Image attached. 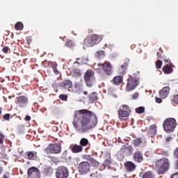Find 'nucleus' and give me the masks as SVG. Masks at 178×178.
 Segmentation results:
<instances>
[{
  "label": "nucleus",
  "mask_w": 178,
  "mask_h": 178,
  "mask_svg": "<svg viewBox=\"0 0 178 178\" xmlns=\"http://www.w3.org/2000/svg\"><path fill=\"white\" fill-rule=\"evenodd\" d=\"M25 120H26V122H30V120H31V117H30V115H26V116L25 117Z\"/></svg>",
  "instance_id": "obj_53"
},
{
  "label": "nucleus",
  "mask_w": 178,
  "mask_h": 178,
  "mask_svg": "<svg viewBox=\"0 0 178 178\" xmlns=\"http://www.w3.org/2000/svg\"><path fill=\"white\" fill-rule=\"evenodd\" d=\"M88 94V92H87V91L83 92V95H87Z\"/></svg>",
  "instance_id": "obj_59"
},
{
  "label": "nucleus",
  "mask_w": 178,
  "mask_h": 178,
  "mask_svg": "<svg viewBox=\"0 0 178 178\" xmlns=\"http://www.w3.org/2000/svg\"><path fill=\"white\" fill-rule=\"evenodd\" d=\"M59 98L62 101H67V96L66 95H60Z\"/></svg>",
  "instance_id": "obj_39"
},
{
  "label": "nucleus",
  "mask_w": 178,
  "mask_h": 178,
  "mask_svg": "<svg viewBox=\"0 0 178 178\" xmlns=\"http://www.w3.org/2000/svg\"><path fill=\"white\" fill-rule=\"evenodd\" d=\"M29 99L26 96H19L17 97L16 104L19 105L21 108H23L27 104Z\"/></svg>",
  "instance_id": "obj_14"
},
{
  "label": "nucleus",
  "mask_w": 178,
  "mask_h": 178,
  "mask_svg": "<svg viewBox=\"0 0 178 178\" xmlns=\"http://www.w3.org/2000/svg\"><path fill=\"white\" fill-rule=\"evenodd\" d=\"M5 139V136L3 134H0V145L3 144V140Z\"/></svg>",
  "instance_id": "obj_40"
},
{
  "label": "nucleus",
  "mask_w": 178,
  "mask_h": 178,
  "mask_svg": "<svg viewBox=\"0 0 178 178\" xmlns=\"http://www.w3.org/2000/svg\"><path fill=\"white\" fill-rule=\"evenodd\" d=\"M163 60L165 61V63H170V60L166 56H163Z\"/></svg>",
  "instance_id": "obj_47"
},
{
  "label": "nucleus",
  "mask_w": 178,
  "mask_h": 178,
  "mask_svg": "<svg viewBox=\"0 0 178 178\" xmlns=\"http://www.w3.org/2000/svg\"><path fill=\"white\" fill-rule=\"evenodd\" d=\"M56 178H67L69 177V170L66 167H58L56 171Z\"/></svg>",
  "instance_id": "obj_8"
},
{
  "label": "nucleus",
  "mask_w": 178,
  "mask_h": 178,
  "mask_svg": "<svg viewBox=\"0 0 178 178\" xmlns=\"http://www.w3.org/2000/svg\"><path fill=\"white\" fill-rule=\"evenodd\" d=\"M125 143H129V139H124Z\"/></svg>",
  "instance_id": "obj_61"
},
{
  "label": "nucleus",
  "mask_w": 178,
  "mask_h": 178,
  "mask_svg": "<svg viewBox=\"0 0 178 178\" xmlns=\"http://www.w3.org/2000/svg\"><path fill=\"white\" fill-rule=\"evenodd\" d=\"M3 178H10V173L6 172L3 175Z\"/></svg>",
  "instance_id": "obj_46"
},
{
  "label": "nucleus",
  "mask_w": 178,
  "mask_h": 178,
  "mask_svg": "<svg viewBox=\"0 0 178 178\" xmlns=\"http://www.w3.org/2000/svg\"><path fill=\"white\" fill-rule=\"evenodd\" d=\"M90 37L92 38V41L93 42L94 45H98L101 41H102V35H97V34H92L90 35Z\"/></svg>",
  "instance_id": "obj_16"
},
{
  "label": "nucleus",
  "mask_w": 178,
  "mask_h": 178,
  "mask_svg": "<svg viewBox=\"0 0 178 178\" xmlns=\"http://www.w3.org/2000/svg\"><path fill=\"white\" fill-rule=\"evenodd\" d=\"M172 102H175V104H178V95H175L172 99Z\"/></svg>",
  "instance_id": "obj_44"
},
{
  "label": "nucleus",
  "mask_w": 178,
  "mask_h": 178,
  "mask_svg": "<svg viewBox=\"0 0 178 178\" xmlns=\"http://www.w3.org/2000/svg\"><path fill=\"white\" fill-rule=\"evenodd\" d=\"M156 55L159 59H163L164 56H162V54H161L159 51H157Z\"/></svg>",
  "instance_id": "obj_49"
},
{
  "label": "nucleus",
  "mask_w": 178,
  "mask_h": 178,
  "mask_svg": "<svg viewBox=\"0 0 178 178\" xmlns=\"http://www.w3.org/2000/svg\"><path fill=\"white\" fill-rule=\"evenodd\" d=\"M90 163L88 161H82L79 165V172L81 175H87L90 172Z\"/></svg>",
  "instance_id": "obj_10"
},
{
  "label": "nucleus",
  "mask_w": 178,
  "mask_h": 178,
  "mask_svg": "<svg viewBox=\"0 0 178 178\" xmlns=\"http://www.w3.org/2000/svg\"><path fill=\"white\" fill-rule=\"evenodd\" d=\"M88 139L86 138H82L79 142V145L81 147H87V145H88Z\"/></svg>",
  "instance_id": "obj_30"
},
{
  "label": "nucleus",
  "mask_w": 178,
  "mask_h": 178,
  "mask_svg": "<svg viewBox=\"0 0 178 178\" xmlns=\"http://www.w3.org/2000/svg\"><path fill=\"white\" fill-rule=\"evenodd\" d=\"M175 168L178 170V160L175 163Z\"/></svg>",
  "instance_id": "obj_57"
},
{
  "label": "nucleus",
  "mask_w": 178,
  "mask_h": 178,
  "mask_svg": "<svg viewBox=\"0 0 178 178\" xmlns=\"http://www.w3.org/2000/svg\"><path fill=\"white\" fill-rule=\"evenodd\" d=\"M142 178H155V175L151 171H147L143 173Z\"/></svg>",
  "instance_id": "obj_27"
},
{
  "label": "nucleus",
  "mask_w": 178,
  "mask_h": 178,
  "mask_svg": "<svg viewBox=\"0 0 178 178\" xmlns=\"http://www.w3.org/2000/svg\"><path fill=\"white\" fill-rule=\"evenodd\" d=\"M121 151H123V152H129V154H131L133 152V146H127L126 145H124L121 147Z\"/></svg>",
  "instance_id": "obj_24"
},
{
  "label": "nucleus",
  "mask_w": 178,
  "mask_h": 178,
  "mask_svg": "<svg viewBox=\"0 0 178 178\" xmlns=\"http://www.w3.org/2000/svg\"><path fill=\"white\" fill-rule=\"evenodd\" d=\"M83 44L84 45H86V47H88L95 46L94 42H92L91 35H89L84 39Z\"/></svg>",
  "instance_id": "obj_19"
},
{
  "label": "nucleus",
  "mask_w": 178,
  "mask_h": 178,
  "mask_svg": "<svg viewBox=\"0 0 178 178\" xmlns=\"http://www.w3.org/2000/svg\"><path fill=\"white\" fill-rule=\"evenodd\" d=\"M156 69H161L162 67V60H158L156 62Z\"/></svg>",
  "instance_id": "obj_36"
},
{
  "label": "nucleus",
  "mask_w": 178,
  "mask_h": 178,
  "mask_svg": "<svg viewBox=\"0 0 178 178\" xmlns=\"http://www.w3.org/2000/svg\"><path fill=\"white\" fill-rule=\"evenodd\" d=\"M156 102L157 104H161L162 102V99H161L159 97H156Z\"/></svg>",
  "instance_id": "obj_52"
},
{
  "label": "nucleus",
  "mask_w": 178,
  "mask_h": 178,
  "mask_svg": "<svg viewBox=\"0 0 178 178\" xmlns=\"http://www.w3.org/2000/svg\"><path fill=\"white\" fill-rule=\"evenodd\" d=\"M98 66H102L103 72L107 76H111V74H112V69L113 67L111 63L106 61L104 63L99 64Z\"/></svg>",
  "instance_id": "obj_11"
},
{
  "label": "nucleus",
  "mask_w": 178,
  "mask_h": 178,
  "mask_svg": "<svg viewBox=\"0 0 178 178\" xmlns=\"http://www.w3.org/2000/svg\"><path fill=\"white\" fill-rule=\"evenodd\" d=\"M111 83L114 86H120L123 83V76L120 75L114 76L111 80Z\"/></svg>",
  "instance_id": "obj_17"
},
{
  "label": "nucleus",
  "mask_w": 178,
  "mask_h": 178,
  "mask_svg": "<svg viewBox=\"0 0 178 178\" xmlns=\"http://www.w3.org/2000/svg\"><path fill=\"white\" fill-rule=\"evenodd\" d=\"M1 156H3V158L6 159L7 155L6 154L2 153Z\"/></svg>",
  "instance_id": "obj_58"
},
{
  "label": "nucleus",
  "mask_w": 178,
  "mask_h": 178,
  "mask_svg": "<svg viewBox=\"0 0 178 178\" xmlns=\"http://www.w3.org/2000/svg\"><path fill=\"white\" fill-rule=\"evenodd\" d=\"M135 112L138 113V115H141L145 112V108L144 106H140L135 109Z\"/></svg>",
  "instance_id": "obj_32"
},
{
  "label": "nucleus",
  "mask_w": 178,
  "mask_h": 178,
  "mask_svg": "<svg viewBox=\"0 0 178 178\" xmlns=\"http://www.w3.org/2000/svg\"><path fill=\"white\" fill-rule=\"evenodd\" d=\"M177 124V122L175 118H170L164 120L163 127L166 133H170L172 131H175Z\"/></svg>",
  "instance_id": "obj_4"
},
{
  "label": "nucleus",
  "mask_w": 178,
  "mask_h": 178,
  "mask_svg": "<svg viewBox=\"0 0 178 178\" xmlns=\"http://www.w3.org/2000/svg\"><path fill=\"white\" fill-rule=\"evenodd\" d=\"M44 173L46 176H51L54 173V169L51 167H47L44 169Z\"/></svg>",
  "instance_id": "obj_29"
},
{
  "label": "nucleus",
  "mask_w": 178,
  "mask_h": 178,
  "mask_svg": "<svg viewBox=\"0 0 178 178\" xmlns=\"http://www.w3.org/2000/svg\"><path fill=\"white\" fill-rule=\"evenodd\" d=\"M41 172L37 167H31L27 171V178H40Z\"/></svg>",
  "instance_id": "obj_9"
},
{
  "label": "nucleus",
  "mask_w": 178,
  "mask_h": 178,
  "mask_svg": "<svg viewBox=\"0 0 178 178\" xmlns=\"http://www.w3.org/2000/svg\"><path fill=\"white\" fill-rule=\"evenodd\" d=\"M155 166L159 175H163L169 169V159H161L156 162Z\"/></svg>",
  "instance_id": "obj_2"
},
{
  "label": "nucleus",
  "mask_w": 178,
  "mask_h": 178,
  "mask_svg": "<svg viewBox=\"0 0 178 178\" xmlns=\"http://www.w3.org/2000/svg\"><path fill=\"white\" fill-rule=\"evenodd\" d=\"M61 86L64 87V88H73V83L70 80H65Z\"/></svg>",
  "instance_id": "obj_22"
},
{
  "label": "nucleus",
  "mask_w": 178,
  "mask_h": 178,
  "mask_svg": "<svg viewBox=\"0 0 178 178\" xmlns=\"http://www.w3.org/2000/svg\"><path fill=\"white\" fill-rule=\"evenodd\" d=\"M76 60H80V58H76Z\"/></svg>",
  "instance_id": "obj_64"
},
{
  "label": "nucleus",
  "mask_w": 178,
  "mask_h": 178,
  "mask_svg": "<svg viewBox=\"0 0 178 178\" xmlns=\"http://www.w3.org/2000/svg\"><path fill=\"white\" fill-rule=\"evenodd\" d=\"M127 66H129V61H125V63L121 65L119 70L120 74H124L126 70H127Z\"/></svg>",
  "instance_id": "obj_25"
},
{
  "label": "nucleus",
  "mask_w": 178,
  "mask_h": 178,
  "mask_svg": "<svg viewBox=\"0 0 178 178\" xmlns=\"http://www.w3.org/2000/svg\"><path fill=\"white\" fill-rule=\"evenodd\" d=\"M77 121L73 122L74 127L79 133H87L90 129H94L98 123L97 115L88 109L78 111Z\"/></svg>",
  "instance_id": "obj_1"
},
{
  "label": "nucleus",
  "mask_w": 178,
  "mask_h": 178,
  "mask_svg": "<svg viewBox=\"0 0 178 178\" xmlns=\"http://www.w3.org/2000/svg\"><path fill=\"white\" fill-rule=\"evenodd\" d=\"M89 100L90 101H97L98 100V96L97 94V92H93L88 96Z\"/></svg>",
  "instance_id": "obj_28"
},
{
  "label": "nucleus",
  "mask_w": 178,
  "mask_h": 178,
  "mask_svg": "<svg viewBox=\"0 0 178 178\" xmlns=\"http://www.w3.org/2000/svg\"><path fill=\"white\" fill-rule=\"evenodd\" d=\"M53 72L55 74H59L60 72L58 70L57 67H55V68H53Z\"/></svg>",
  "instance_id": "obj_50"
},
{
  "label": "nucleus",
  "mask_w": 178,
  "mask_h": 178,
  "mask_svg": "<svg viewBox=\"0 0 178 178\" xmlns=\"http://www.w3.org/2000/svg\"><path fill=\"white\" fill-rule=\"evenodd\" d=\"M63 155H67V151L64 152Z\"/></svg>",
  "instance_id": "obj_60"
},
{
  "label": "nucleus",
  "mask_w": 178,
  "mask_h": 178,
  "mask_svg": "<svg viewBox=\"0 0 178 178\" xmlns=\"http://www.w3.org/2000/svg\"><path fill=\"white\" fill-rule=\"evenodd\" d=\"M95 56H97V58H101L102 56H105V51L104 50L98 51L95 54Z\"/></svg>",
  "instance_id": "obj_35"
},
{
  "label": "nucleus",
  "mask_w": 178,
  "mask_h": 178,
  "mask_svg": "<svg viewBox=\"0 0 178 178\" xmlns=\"http://www.w3.org/2000/svg\"><path fill=\"white\" fill-rule=\"evenodd\" d=\"M111 163H112V160H111V159H107L104 161L103 165L104 168H109Z\"/></svg>",
  "instance_id": "obj_34"
},
{
  "label": "nucleus",
  "mask_w": 178,
  "mask_h": 178,
  "mask_svg": "<svg viewBox=\"0 0 178 178\" xmlns=\"http://www.w3.org/2000/svg\"><path fill=\"white\" fill-rule=\"evenodd\" d=\"M124 168L127 172H134L137 165L134 164L132 161H126L124 163Z\"/></svg>",
  "instance_id": "obj_15"
},
{
  "label": "nucleus",
  "mask_w": 178,
  "mask_h": 178,
  "mask_svg": "<svg viewBox=\"0 0 178 178\" xmlns=\"http://www.w3.org/2000/svg\"><path fill=\"white\" fill-rule=\"evenodd\" d=\"M3 118L5 120H9V119H10V114L9 113L5 114L4 115H3Z\"/></svg>",
  "instance_id": "obj_42"
},
{
  "label": "nucleus",
  "mask_w": 178,
  "mask_h": 178,
  "mask_svg": "<svg viewBox=\"0 0 178 178\" xmlns=\"http://www.w3.org/2000/svg\"><path fill=\"white\" fill-rule=\"evenodd\" d=\"M143 138H136V139H134L133 140V145L135 147H138L139 145H141V144L143 143Z\"/></svg>",
  "instance_id": "obj_26"
},
{
  "label": "nucleus",
  "mask_w": 178,
  "mask_h": 178,
  "mask_svg": "<svg viewBox=\"0 0 178 178\" xmlns=\"http://www.w3.org/2000/svg\"><path fill=\"white\" fill-rule=\"evenodd\" d=\"M138 95H139L138 92L134 93L132 96L133 99H137L138 98Z\"/></svg>",
  "instance_id": "obj_48"
},
{
  "label": "nucleus",
  "mask_w": 178,
  "mask_h": 178,
  "mask_svg": "<svg viewBox=\"0 0 178 178\" xmlns=\"http://www.w3.org/2000/svg\"><path fill=\"white\" fill-rule=\"evenodd\" d=\"M164 74H170L173 72V65L172 64H167L162 68Z\"/></svg>",
  "instance_id": "obj_18"
},
{
  "label": "nucleus",
  "mask_w": 178,
  "mask_h": 178,
  "mask_svg": "<svg viewBox=\"0 0 178 178\" xmlns=\"http://www.w3.org/2000/svg\"><path fill=\"white\" fill-rule=\"evenodd\" d=\"M71 151L73 154H79V152H83V147L80 145H74L71 147Z\"/></svg>",
  "instance_id": "obj_21"
},
{
  "label": "nucleus",
  "mask_w": 178,
  "mask_h": 178,
  "mask_svg": "<svg viewBox=\"0 0 178 178\" xmlns=\"http://www.w3.org/2000/svg\"><path fill=\"white\" fill-rule=\"evenodd\" d=\"M170 92V88L165 86L159 91V97L163 99H165Z\"/></svg>",
  "instance_id": "obj_13"
},
{
  "label": "nucleus",
  "mask_w": 178,
  "mask_h": 178,
  "mask_svg": "<svg viewBox=\"0 0 178 178\" xmlns=\"http://www.w3.org/2000/svg\"><path fill=\"white\" fill-rule=\"evenodd\" d=\"M49 66L52 69H55V67H58V64L54 62H49Z\"/></svg>",
  "instance_id": "obj_37"
},
{
  "label": "nucleus",
  "mask_w": 178,
  "mask_h": 178,
  "mask_svg": "<svg viewBox=\"0 0 178 178\" xmlns=\"http://www.w3.org/2000/svg\"><path fill=\"white\" fill-rule=\"evenodd\" d=\"M138 84H140V76L134 74L133 76L128 78L127 89L128 91H133V90H136V88H137Z\"/></svg>",
  "instance_id": "obj_3"
},
{
  "label": "nucleus",
  "mask_w": 178,
  "mask_h": 178,
  "mask_svg": "<svg viewBox=\"0 0 178 178\" xmlns=\"http://www.w3.org/2000/svg\"><path fill=\"white\" fill-rule=\"evenodd\" d=\"M47 154H60L62 152V146L58 143L50 144L45 148Z\"/></svg>",
  "instance_id": "obj_7"
},
{
  "label": "nucleus",
  "mask_w": 178,
  "mask_h": 178,
  "mask_svg": "<svg viewBox=\"0 0 178 178\" xmlns=\"http://www.w3.org/2000/svg\"><path fill=\"white\" fill-rule=\"evenodd\" d=\"M26 42H27L28 44H30V42H31V39L29 38H28L26 39Z\"/></svg>",
  "instance_id": "obj_56"
},
{
  "label": "nucleus",
  "mask_w": 178,
  "mask_h": 178,
  "mask_svg": "<svg viewBox=\"0 0 178 178\" xmlns=\"http://www.w3.org/2000/svg\"><path fill=\"white\" fill-rule=\"evenodd\" d=\"M90 162L92 165V166H94V168H98L99 166V162H98L95 159L91 158L90 159Z\"/></svg>",
  "instance_id": "obj_31"
},
{
  "label": "nucleus",
  "mask_w": 178,
  "mask_h": 178,
  "mask_svg": "<svg viewBox=\"0 0 178 178\" xmlns=\"http://www.w3.org/2000/svg\"><path fill=\"white\" fill-rule=\"evenodd\" d=\"M2 173V168H0V175Z\"/></svg>",
  "instance_id": "obj_62"
},
{
  "label": "nucleus",
  "mask_w": 178,
  "mask_h": 178,
  "mask_svg": "<svg viewBox=\"0 0 178 178\" xmlns=\"http://www.w3.org/2000/svg\"><path fill=\"white\" fill-rule=\"evenodd\" d=\"M2 51L3 52V54H8V52H9V47L8 46L4 47L2 49Z\"/></svg>",
  "instance_id": "obj_43"
},
{
  "label": "nucleus",
  "mask_w": 178,
  "mask_h": 178,
  "mask_svg": "<svg viewBox=\"0 0 178 178\" xmlns=\"http://www.w3.org/2000/svg\"><path fill=\"white\" fill-rule=\"evenodd\" d=\"M133 159L135 162L141 163V162L144 161V154H143V152L136 151L133 155Z\"/></svg>",
  "instance_id": "obj_12"
},
{
  "label": "nucleus",
  "mask_w": 178,
  "mask_h": 178,
  "mask_svg": "<svg viewBox=\"0 0 178 178\" xmlns=\"http://www.w3.org/2000/svg\"><path fill=\"white\" fill-rule=\"evenodd\" d=\"M23 24L20 22H17L15 25V30H17L19 31L23 30Z\"/></svg>",
  "instance_id": "obj_33"
},
{
  "label": "nucleus",
  "mask_w": 178,
  "mask_h": 178,
  "mask_svg": "<svg viewBox=\"0 0 178 178\" xmlns=\"http://www.w3.org/2000/svg\"><path fill=\"white\" fill-rule=\"evenodd\" d=\"M67 47H72V41L71 40L67 41Z\"/></svg>",
  "instance_id": "obj_55"
},
{
  "label": "nucleus",
  "mask_w": 178,
  "mask_h": 178,
  "mask_svg": "<svg viewBox=\"0 0 178 178\" xmlns=\"http://www.w3.org/2000/svg\"><path fill=\"white\" fill-rule=\"evenodd\" d=\"M118 113L119 119L120 120H123L124 118H129V116H130V113H131V109L129 105L124 104L120 107Z\"/></svg>",
  "instance_id": "obj_5"
},
{
  "label": "nucleus",
  "mask_w": 178,
  "mask_h": 178,
  "mask_svg": "<svg viewBox=\"0 0 178 178\" xmlns=\"http://www.w3.org/2000/svg\"><path fill=\"white\" fill-rule=\"evenodd\" d=\"M76 63H78L79 65L80 64V63H79V61H76V62L74 63V64H76Z\"/></svg>",
  "instance_id": "obj_63"
},
{
  "label": "nucleus",
  "mask_w": 178,
  "mask_h": 178,
  "mask_svg": "<svg viewBox=\"0 0 178 178\" xmlns=\"http://www.w3.org/2000/svg\"><path fill=\"white\" fill-rule=\"evenodd\" d=\"M90 177L92 178H98V172L95 171L90 174Z\"/></svg>",
  "instance_id": "obj_41"
},
{
  "label": "nucleus",
  "mask_w": 178,
  "mask_h": 178,
  "mask_svg": "<svg viewBox=\"0 0 178 178\" xmlns=\"http://www.w3.org/2000/svg\"><path fill=\"white\" fill-rule=\"evenodd\" d=\"M161 155H163V156H169V152L163 151L162 152Z\"/></svg>",
  "instance_id": "obj_51"
},
{
  "label": "nucleus",
  "mask_w": 178,
  "mask_h": 178,
  "mask_svg": "<svg viewBox=\"0 0 178 178\" xmlns=\"http://www.w3.org/2000/svg\"><path fill=\"white\" fill-rule=\"evenodd\" d=\"M83 77L87 86L92 87V83L95 81V78H94V71L92 70H88L85 72Z\"/></svg>",
  "instance_id": "obj_6"
},
{
  "label": "nucleus",
  "mask_w": 178,
  "mask_h": 178,
  "mask_svg": "<svg viewBox=\"0 0 178 178\" xmlns=\"http://www.w3.org/2000/svg\"><path fill=\"white\" fill-rule=\"evenodd\" d=\"M173 155L176 159L178 161V147H176L173 152Z\"/></svg>",
  "instance_id": "obj_38"
},
{
  "label": "nucleus",
  "mask_w": 178,
  "mask_h": 178,
  "mask_svg": "<svg viewBox=\"0 0 178 178\" xmlns=\"http://www.w3.org/2000/svg\"><path fill=\"white\" fill-rule=\"evenodd\" d=\"M26 156L30 161H34L37 158V152H27Z\"/></svg>",
  "instance_id": "obj_23"
},
{
  "label": "nucleus",
  "mask_w": 178,
  "mask_h": 178,
  "mask_svg": "<svg viewBox=\"0 0 178 178\" xmlns=\"http://www.w3.org/2000/svg\"><path fill=\"white\" fill-rule=\"evenodd\" d=\"M148 135L149 137H154L156 136V126L155 124L150 125L148 130Z\"/></svg>",
  "instance_id": "obj_20"
},
{
  "label": "nucleus",
  "mask_w": 178,
  "mask_h": 178,
  "mask_svg": "<svg viewBox=\"0 0 178 178\" xmlns=\"http://www.w3.org/2000/svg\"><path fill=\"white\" fill-rule=\"evenodd\" d=\"M170 178H178V172L173 174Z\"/></svg>",
  "instance_id": "obj_54"
},
{
  "label": "nucleus",
  "mask_w": 178,
  "mask_h": 178,
  "mask_svg": "<svg viewBox=\"0 0 178 178\" xmlns=\"http://www.w3.org/2000/svg\"><path fill=\"white\" fill-rule=\"evenodd\" d=\"M92 157H91V155H83V159H86L87 161H90V159H92Z\"/></svg>",
  "instance_id": "obj_45"
}]
</instances>
